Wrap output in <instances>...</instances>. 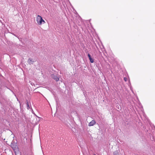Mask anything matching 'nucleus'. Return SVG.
Here are the masks:
<instances>
[{
    "label": "nucleus",
    "instance_id": "1",
    "mask_svg": "<svg viewBox=\"0 0 155 155\" xmlns=\"http://www.w3.org/2000/svg\"><path fill=\"white\" fill-rule=\"evenodd\" d=\"M36 21L39 25H41L42 23L44 24L45 23V21L42 19V17L39 15H38L37 16Z\"/></svg>",
    "mask_w": 155,
    "mask_h": 155
},
{
    "label": "nucleus",
    "instance_id": "2",
    "mask_svg": "<svg viewBox=\"0 0 155 155\" xmlns=\"http://www.w3.org/2000/svg\"><path fill=\"white\" fill-rule=\"evenodd\" d=\"M96 124V122L94 120H92L88 124L89 126H93Z\"/></svg>",
    "mask_w": 155,
    "mask_h": 155
},
{
    "label": "nucleus",
    "instance_id": "3",
    "mask_svg": "<svg viewBox=\"0 0 155 155\" xmlns=\"http://www.w3.org/2000/svg\"><path fill=\"white\" fill-rule=\"evenodd\" d=\"M52 77L56 81H58L59 80V78L57 76L54 75H52Z\"/></svg>",
    "mask_w": 155,
    "mask_h": 155
},
{
    "label": "nucleus",
    "instance_id": "4",
    "mask_svg": "<svg viewBox=\"0 0 155 155\" xmlns=\"http://www.w3.org/2000/svg\"><path fill=\"white\" fill-rule=\"evenodd\" d=\"M88 56L91 62V63H93L94 62V60L91 58V55L89 54H88Z\"/></svg>",
    "mask_w": 155,
    "mask_h": 155
},
{
    "label": "nucleus",
    "instance_id": "5",
    "mask_svg": "<svg viewBox=\"0 0 155 155\" xmlns=\"http://www.w3.org/2000/svg\"><path fill=\"white\" fill-rule=\"evenodd\" d=\"M34 62V61H33L32 59L29 58L28 60V62L30 64H33Z\"/></svg>",
    "mask_w": 155,
    "mask_h": 155
},
{
    "label": "nucleus",
    "instance_id": "6",
    "mask_svg": "<svg viewBox=\"0 0 155 155\" xmlns=\"http://www.w3.org/2000/svg\"><path fill=\"white\" fill-rule=\"evenodd\" d=\"M114 155H119V153L117 151H115L114 153Z\"/></svg>",
    "mask_w": 155,
    "mask_h": 155
},
{
    "label": "nucleus",
    "instance_id": "7",
    "mask_svg": "<svg viewBox=\"0 0 155 155\" xmlns=\"http://www.w3.org/2000/svg\"><path fill=\"white\" fill-rule=\"evenodd\" d=\"M27 105L28 109L29 108H30L29 103L28 101L27 102Z\"/></svg>",
    "mask_w": 155,
    "mask_h": 155
},
{
    "label": "nucleus",
    "instance_id": "8",
    "mask_svg": "<svg viewBox=\"0 0 155 155\" xmlns=\"http://www.w3.org/2000/svg\"><path fill=\"white\" fill-rule=\"evenodd\" d=\"M124 80L125 81H127V78H124Z\"/></svg>",
    "mask_w": 155,
    "mask_h": 155
},
{
    "label": "nucleus",
    "instance_id": "9",
    "mask_svg": "<svg viewBox=\"0 0 155 155\" xmlns=\"http://www.w3.org/2000/svg\"><path fill=\"white\" fill-rule=\"evenodd\" d=\"M94 155H96V154H94Z\"/></svg>",
    "mask_w": 155,
    "mask_h": 155
}]
</instances>
